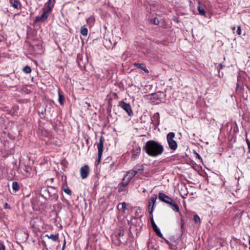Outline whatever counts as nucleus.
<instances>
[{
    "label": "nucleus",
    "instance_id": "a19ab883",
    "mask_svg": "<svg viewBox=\"0 0 250 250\" xmlns=\"http://www.w3.org/2000/svg\"><path fill=\"white\" fill-rule=\"evenodd\" d=\"M93 21H94V18H92V17L89 18L87 20V22H89V21L93 22Z\"/></svg>",
    "mask_w": 250,
    "mask_h": 250
},
{
    "label": "nucleus",
    "instance_id": "7ed1b4c3",
    "mask_svg": "<svg viewBox=\"0 0 250 250\" xmlns=\"http://www.w3.org/2000/svg\"><path fill=\"white\" fill-rule=\"evenodd\" d=\"M175 136V133L172 132L168 133L167 135V140L168 146L172 150H175L178 146L177 142L174 140Z\"/></svg>",
    "mask_w": 250,
    "mask_h": 250
},
{
    "label": "nucleus",
    "instance_id": "5701e85b",
    "mask_svg": "<svg viewBox=\"0 0 250 250\" xmlns=\"http://www.w3.org/2000/svg\"><path fill=\"white\" fill-rule=\"evenodd\" d=\"M152 229L158 236L160 238H164L163 234L161 233L160 229L158 228L157 226L153 227Z\"/></svg>",
    "mask_w": 250,
    "mask_h": 250
},
{
    "label": "nucleus",
    "instance_id": "9b49d317",
    "mask_svg": "<svg viewBox=\"0 0 250 250\" xmlns=\"http://www.w3.org/2000/svg\"><path fill=\"white\" fill-rule=\"evenodd\" d=\"M89 173V167L85 165L82 167L80 169L81 177L82 179H85L87 177Z\"/></svg>",
    "mask_w": 250,
    "mask_h": 250
},
{
    "label": "nucleus",
    "instance_id": "ea45409f",
    "mask_svg": "<svg viewBox=\"0 0 250 250\" xmlns=\"http://www.w3.org/2000/svg\"><path fill=\"white\" fill-rule=\"evenodd\" d=\"M246 141L248 145V148H250V141L248 139H246Z\"/></svg>",
    "mask_w": 250,
    "mask_h": 250
},
{
    "label": "nucleus",
    "instance_id": "39448f33",
    "mask_svg": "<svg viewBox=\"0 0 250 250\" xmlns=\"http://www.w3.org/2000/svg\"><path fill=\"white\" fill-rule=\"evenodd\" d=\"M237 83H236V93L238 94L240 93L244 89V81L245 79L241 77L239 74L237 78Z\"/></svg>",
    "mask_w": 250,
    "mask_h": 250
},
{
    "label": "nucleus",
    "instance_id": "0eeeda50",
    "mask_svg": "<svg viewBox=\"0 0 250 250\" xmlns=\"http://www.w3.org/2000/svg\"><path fill=\"white\" fill-rule=\"evenodd\" d=\"M157 198V196L156 194H153L151 196L149 202H148V212L149 214H152L154 207H155V203Z\"/></svg>",
    "mask_w": 250,
    "mask_h": 250
},
{
    "label": "nucleus",
    "instance_id": "b1692460",
    "mask_svg": "<svg viewBox=\"0 0 250 250\" xmlns=\"http://www.w3.org/2000/svg\"><path fill=\"white\" fill-rule=\"evenodd\" d=\"M58 94H59V99H58L59 102L60 103V104L61 105H63L64 102V96L62 95V94H61L60 90H59Z\"/></svg>",
    "mask_w": 250,
    "mask_h": 250
},
{
    "label": "nucleus",
    "instance_id": "cd10ccee",
    "mask_svg": "<svg viewBox=\"0 0 250 250\" xmlns=\"http://www.w3.org/2000/svg\"><path fill=\"white\" fill-rule=\"evenodd\" d=\"M150 23L154 25H158L159 22L158 18H154L153 19L151 20Z\"/></svg>",
    "mask_w": 250,
    "mask_h": 250
},
{
    "label": "nucleus",
    "instance_id": "f03ea898",
    "mask_svg": "<svg viewBox=\"0 0 250 250\" xmlns=\"http://www.w3.org/2000/svg\"><path fill=\"white\" fill-rule=\"evenodd\" d=\"M158 198L161 201L171 205L172 210L176 212H179L178 205L171 197L163 192H159Z\"/></svg>",
    "mask_w": 250,
    "mask_h": 250
},
{
    "label": "nucleus",
    "instance_id": "423d86ee",
    "mask_svg": "<svg viewBox=\"0 0 250 250\" xmlns=\"http://www.w3.org/2000/svg\"><path fill=\"white\" fill-rule=\"evenodd\" d=\"M32 168L31 167L25 165H21L19 167V171L25 177H28L31 174Z\"/></svg>",
    "mask_w": 250,
    "mask_h": 250
},
{
    "label": "nucleus",
    "instance_id": "7c9ffc66",
    "mask_svg": "<svg viewBox=\"0 0 250 250\" xmlns=\"http://www.w3.org/2000/svg\"><path fill=\"white\" fill-rule=\"evenodd\" d=\"M184 222L183 219L182 218L181 219V231L182 233H183V230H184Z\"/></svg>",
    "mask_w": 250,
    "mask_h": 250
},
{
    "label": "nucleus",
    "instance_id": "ddd939ff",
    "mask_svg": "<svg viewBox=\"0 0 250 250\" xmlns=\"http://www.w3.org/2000/svg\"><path fill=\"white\" fill-rule=\"evenodd\" d=\"M151 122L155 127H157L159 125L160 115L158 112L154 114L151 118Z\"/></svg>",
    "mask_w": 250,
    "mask_h": 250
},
{
    "label": "nucleus",
    "instance_id": "c85d7f7f",
    "mask_svg": "<svg viewBox=\"0 0 250 250\" xmlns=\"http://www.w3.org/2000/svg\"><path fill=\"white\" fill-rule=\"evenodd\" d=\"M63 191L65 193H66L68 195H71V193H72L71 191L70 190V189L68 187H67L66 188H64L63 189Z\"/></svg>",
    "mask_w": 250,
    "mask_h": 250
},
{
    "label": "nucleus",
    "instance_id": "f257e3e1",
    "mask_svg": "<svg viewBox=\"0 0 250 250\" xmlns=\"http://www.w3.org/2000/svg\"><path fill=\"white\" fill-rule=\"evenodd\" d=\"M143 149L149 156L153 157L161 155L164 151V146L154 140L146 142Z\"/></svg>",
    "mask_w": 250,
    "mask_h": 250
},
{
    "label": "nucleus",
    "instance_id": "f704fd0d",
    "mask_svg": "<svg viewBox=\"0 0 250 250\" xmlns=\"http://www.w3.org/2000/svg\"><path fill=\"white\" fill-rule=\"evenodd\" d=\"M236 33L238 35H240L241 34V26H238L236 30Z\"/></svg>",
    "mask_w": 250,
    "mask_h": 250
},
{
    "label": "nucleus",
    "instance_id": "20e7f679",
    "mask_svg": "<svg viewBox=\"0 0 250 250\" xmlns=\"http://www.w3.org/2000/svg\"><path fill=\"white\" fill-rule=\"evenodd\" d=\"M125 232L123 230H121L117 234L114 235L113 238V243L117 246L120 245L121 244H125L126 242L125 239L124 238Z\"/></svg>",
    "mask_w": 250,
    "mask_h": 250
},
{
    "label": "nucleus",
    "instance_id": "de8ad7c7",
    "mask_svg": "<svg viewBox=\"0 0 250 250\" xmlns=\"http://www.w3.org/2000/svg\"><path fill=\"white\" fill-rule=\"evenodd\" d=\"M50 188L51 189H53V190L55 189V188H53V187H50Z\"/></svg>",
    "mask_w": 250,
    "mask_h": 250
},
{
    "label": "nucleus",
    "instance_id": "79ce46f5",
    "mask_svg": "<svg viewBox=\"0 0 250 250\" xmlns=\"http://www.w3.org/2000/svg\"><path fill=\"white\" fill-rule=\"evenodd\" d=\"M65 244H66V242H65V240H64V242H63V246H62V250H64V248H65Z\"/></svg>",
    "mask_w": 250,
    "mask_h": 250
},
{
    "label": "nucleus",
    "instance_id": "3c124183",
    "mask_svg": "<svg viewBox=\"0 0 250 250\" xmlns=\"http://www.w3.org/2000/svg\"><path fill=\"white\" fill-rule=\"evenodd\" d=\"M235 27L234 26V27H232V30H234V29H235Z\"/></svg>",
    "mask_w": 250,
    "mask_h": 250
},
{
    "label": "nucleus",
    "instance_id": "c03bdc74",
    "mask_svg": "<svg viewBox=\"0 0 250 250\" xmlns=\"http://www.w3.org/2000/svg\"><path fill=\"white\" fill-rule=\"evenodd\" d=\"M163 239L165 240V242H166L167 244L170 245V242H169L167 240V239H165L164 238Z\"/></svg>",
    "mask_w": 250,
    "mask_h": 250
},
{
    "label": "nucleus",
    "instance_id": "1a4fd4ad",
    "mask_svg": "<svg viewBox=\"0 0 250 250\" xmlns=\"http://www.w3.org/2000/svg\"><path fill=\"white\" fill-rule=\"evenodd\" d=\"M104 138L103 136H101L99 139V142L97 144L98 148V161L99 162L101 160L103 152V146L104 143Z\"/></svg>",
    "mask_w": 250,
    "mask_h": 250
},
{
    "label": "nucleus",
    "instance_id": "393cba45",
    "mask_svg": "<svg viewBox=\"0 0 250 250\" xmlns=\"http://www.w3.org/2000/svg\"><path fill=\"white\" fill-rule=\"evenodd\" d=\"M12 189L15 192L18 191L20 189L19 185L18 183L16 181H14L12 183Z\"/></svg>",
    "mask_w": 250,
    "mask_h": 250
},
{
    "label": "nucleus",
    "instance_id": "8fccbe9b",
    "mask_svg": "<svg viewBox=\"0 0 250 250\" xmlns=\"http://www.w3.org/2000/svg\"><path fill=\"white\" fill-rule=\"evenodd\" d=\"M248 149H249L248 152H249V153H250V148H248Z\"/></svg>",
    "mask_w": 250,
    "mask_h": 250
},
{
    "label": "nucleus",
    "instance_id": "f8f14e48",
    "mask_svg": "<svg viewBox=\"0 0 250 250\" xmlns=\"http://www.w3.org/2000/svg\"><path fill=\"white\" fill-rule=\"evenodd\" d=\"M41 195L45 199H48L51 197H53L52 194H50V190L46 188H42L40 191Z\"/></svg>",
    "mask_w": 250,
    "mask_h": 250
},
{
    "label": "nucleus",
    "instance_id": "2eb2a0df",
    "mask_svg": "<svg viewBox=\"0 0 250 250\" xmlns=\"http://www.w3.org/2000/svg\"><path fill=\"white\" fill-rule=\"evenodd\" d=\"M129 181L128 180L125 181V178L123 179V182L120 183L118 186V191L119 192L123 191L124 190V188L128 184Z\"/></svg>",
    "mask_w": 250,
    "mask_h": 250
},
{
    "label": "nucleus",
    "instance_id": "4c0bfd02",
    "mask_svg": "<svg viewBox=\"0 0 250 250\" xmlns=\"http://www.w3.org/2000/svg\"><path fill=\"white\" fill-rule=\"evenodd\" d=\"M50 194H52L53 195V197H54L56 200L58 199V195H57L56 194H55V193H52L51 191H50Z\"/></svg>",
    "mask_w": 250,
    "mask_h": 250
},
{
    "label": "nucleus",
    "instance_id": "6e6552de",
    "mask_svg": "<svg viewBox=\"0 0 250 250\" xmlns=\"http://www.w3.org/2000/svg\"><path fill=\"white\" fill-rule=\"evenodd\" d=\"M119 106L125 111L128 116H131L133 115L131 107L129 104L126 103L124 101H121L119 103Z\"/></svg>",
    "mask_w": 250,
    "mask_h": 250
},
{
    "label": "nucleus",
    "instance_id": "58836bf2",
    "mask_svg": "<svg viewBox=\"0 0 250 250\" xmlns=\"http://www.w3.org/2000/svg\"><path fill=\"white\" fill-rule=\"evenodd\" d=\"M5 246L3 244L0 243V250H5Z\"/></svg>",
    "mask_w": 250,
    "mask_h": 250
},
{
    "label": "nucleus",
    "instance_id": "e433bc0d",
    "mask_svg": "<svg viewBox=\"0 0 250 250\" xmlns=\"http://www.w3.org/2000/svg\"><path fill=\"white\" fill-rule=\"evenodd\" d=\"M122 207L121 209H123V210H125L126 208V203L125 202H123L121 204Z\"/></svg>",
    "mask_w": 250,
    "mask_h": 250
},
{
    "label": "nucleus",
    "instance_id": "37998d69",
    "mask_svg": "<svg viewBox=\"0 0 250 250\" xmlns=\"http://www.w3.org/2000/svg\"><path fill=\"white\" fill-rule=\"evenodd\" d=\"M85 104L87 105V108H89V107H90L91 105H90V103H88L87 102H85Z\"/></svg>",
    "mask_w": 250,
    "mask_h": 250
},
{
    "label": "nucleus",
    "instance_id": "09e8293b",
    "mask_svg": "<svg viewBox=\"0 0 250 250\" xmlns=\"http://www.w3.org/2000/svg\"><path fill=\"white\" fill-rule=\"evenodd\" d=\"M120 205V204H119V205H118V206H117V208H118V209H119V208H119Z\"/></svg>",
    "mask_w": 250,
    "mask_h": 250
},
{
    "label": "nucleus",
    "instance_id": "412c9836",
    "mask_svg": "<svg viewBox=\"0 0 250 250\" xmlns=\"http://www.w3.org/2000/svg\"><path fill=\"white\" fill-rule=\"evenodd\" d=\"M45 237H47L48 239L52 240L53 241L56 242L59 241V234H50L49 235L48 234H46Z\"/></svg>",
    "mask_w": 250,
    "mask_h": 250
},
{
    "label": "nucleus",
    "instance_id": "49530a36",
    "mask_svg": "<svg viewBox=\"0 0 250 250\" xmlns=\"http://www.w3.org/2000/svg\"><path fill=\"white\" fill-rule=\"evenodd\" d=\"M249 243L250 245L249 249L250 250V236H249Z\"/></svg>",
    "mask_w": 250,
    "mask_h": 250
},
{
    "label": "nucleus",
    "instance_id": "a18cd8bd",
    "mask_svg": "<svg viewBox=\"0 0 250 250\" xmlns=\"http://www.w3.org/2000/svg\"><path fill=\"white\" fill-rule=\"evenodd\" d=\"M219 70H220V69H222L224 66L222 64H219Z\"/></svg>",
    "mask_w": 250,
    "mask_h": 250
},
{
    "label": "nucleus",
    "instance_id": "bb28decb",
    "mask_svg": "<svg viewBox=\"0 0 250 250\" xmlns=\"http://www.w3.org/2000/svg\"><path fill=\"white\" fill-rule=\"evenodd\" d=\"M22 71L26 74H29L31 72V68L30 66L27 65L23 68Z\"/></svg>",
    "mask_w": 250,
    "mask_h": 250
},
{
    "label": "nucleus",
    "instance_id": "a878e982",
    "mask_svg": "<svg viewBox=\"0 0 250 250\" xmlns=\"http://www.w3.org/2000/svg\"><path fill=\"white\" fill-rule=\"evenodd\" d=\"M87 33H88L87 29L84 26H82L81 29V34L83 35V36H86L87 35Z\"/></svg>",
    "mask_w": 250,
    "mask_h": 250
},
{
    "label": "nucleus",
    "instance_id": "603ef678",
    "mask_svg": "<svg viewBox=\"0 0 250 250\" xmlns=\"http://www.w3.org/2000/svg\"><path fill=\"white\" fill-rule=\"evenodd\" d=\"M197 155H198V158H201V157L200 156V155H199L198 154H197Z\"/></svg>",
    "mask_w": 250,
    "mask_h": 250
},
{
    "label": "nucleus",
    "instance_id": "72a5a7b5",
    "mask_svg": "<svg viewBox=\"0 0 250 250\" xmlns=\"http://www.w3.org/2000/svg\"><path fill=\"white\" fill-rule=\"evenodd\" d=\"M152 96L153 99H156L158 101L156 102V104H158L161 101L157 94L152 95Z\"/></svg>",
    "mask_w": 250,
    "mask_h": 250
},
{
    "label": "nucleus",
    "instance_id": "2f4dec72",
    "mask_svg": "<svg viewBox=\"0 0 250 250\" xmlns=\"http://www.w3.org/2000/svg\"><path fill=\"white\" fill-rule=\"evenodd\" d=\"M42 244L44 249H45L46 250H48V249L47 247V245L46 244V242L44 240L42 241Z\"/></svg>",
    "mask_w": 250,
    "mask_h": 250
},
{
    "label": "nucleus",
    "instance_id": "aec40b11",
    "mask_svg": "<svg viewBox=\"0 0 250 250\" xmlns=\"http://www.w3.org/2000/svg\"><path fill=\"white\" fill-rule=\"evenodd\" d=\"M55 2V0H48V1L45 3V5H46L47 7V10L51 12L54 6Z\"/></svg>",
    "mask_w": 250,
    "mask_h": 250
},
{
    "label": "nucleus",
    "instance_id": "4be33fe9",
    "mask_svg": "<svg viewBox=\"0 0 250 250\" xmlns=\"http://www.w3.org/2000/svg\"><path fill=\"white\" fill-rule=\"evenodd\" d=\"M198 11L200 15L202 16H205L206 14V12L204 9V6L201 5L200 3H199L198 7Z\"/></svg>",
    "mask_w": 250,
    "mask_h": 250
},
{
    "label": "nucleus",
    "instance_id": "dca6fc26",
    "mask_svg": "<svg viewBox=\"0 0 250 250\" xmlns=\"http://www.w3.org/2000/svg\"><path fill=\"white\" fill-rule=\"evenodd\" d=\"M10 4L16 9H21V5L19 0H9Z\"/></svg>",
    "mask_w": 250,
    "mask_h": 250
},
{
    "label": "nucleus",
    "instance_id": "a211bd4d",
    "mask_svg": "<svg viewBox=\"0 0 250 250\" xmlns=\"http://www.w3.org/2000/svg\"><path fill=\"white\" fill-rule=\"evenodd\" d=\"M136 174H137L134 170L133 169L130 170L127 174L125 176V179L127 178L130 181Z\"/></svg>",
    "mask_w": 250,
    "mask_h": 250
},
{
    "label": "nucleus",
    "instance_id": "c9c22d12",
    "mask_svg": "<svg viewBox=\"0 0 250 250\" xmlns=\"http://www.w3.org/2000/svg\"><path fill=\"white\" fill-rule=\"evenodd\" d=\"M3 208H8V209H10L11 208V207H10V205L8 203H5L4 204Z\"/></svg>",
    "mask_w": 250,
    "mask_h": 250
},
{
    "label": "nucleus",
    "instance_id": "473e14b6",
    "mask_svg": "<svg viewBox=\"0 0 250 250\" xmlns=\"http://www.w3.org/2000/svg\"><path fill=\"white\" fill-rule=\"evenodd\" d=\"M150 219H151V223L152 228H153V227H154L157 226L156 224H155V223L154 221L152 215V217H151Z\"/></svg>",
    "mask_w": 250,
    "mask_h": 250
},
{
    "label": "nucleus",
    "instance_id": "f3484780",
    "mask_svg": "<svg viewBox=\"0 0 250 250\" xmlns=\"http://www.w3.org/2000/svg\"><path fill=\"white\" fill-rule=\"evenodd\" d=\"M134 66H135L137 68H139L143 71H144L146 73H148L149 71L147 69L146 67V65L145 64L143 63H137L135 62L134 63Z\"/></svg>",
    "mask_w": 250,
    "mask_h": 250
},
{
    "label": "nucleus",
    "instance_id": "6ab92c4d",
    "mask_svg": "<svg viewBox=\"0 0 250 250\" xmlns=\"http://www.w3.org/2000/svg\"><path fill=\"white\" fill-rule=\"evenodd\" d=\"M133 169L137 174L142 173L144 171V166L143 165H137L134 167Z\"/></svg>",
    "mask_w": 250,
    "mask_h": 250
},
{
    "label": "nucleus",
    "instance_id": "4468645a",
    "mask_svg": "<svg viewBox=\"0 0 250 250\" xmlns=\"http://www.w3.org/2000/svg\"><path fill=\"white\" fill-rule=\"evenodd\" d=\"M141 152V148L138 146H134L133 149L132 150V158L133 159H136V158L139 156Z\"/></svg>",
    "mask_w": 250,
    "mask_h": 250
},
{
    "label": "nucleus",
    "instance_id": "9d476101",
    "mask_svg": "<svg viewBox=\"0 0 250 250\" xmlns=\"http://www.w3.org/2000/svg\"><path fill=\"white\" fill-rule=\"evenodd\" d=\"M49 12H50V11H48V10L43 11L42 14L40 16H37L35 18V22H43L46 21L49 16Z\"/></svg>",
    "mask_w": 250,
    "mask_h": 250
},
{
    "label": "nucleus",
    "instance_id": "c756f323",
    "mask_svg": "<svg viewBox=\"0 0 250 250\" xmlns=\"http://www.w3.org/2000/svg\"><path fill=\"white\" fill-rule=\"evenodd\" d=\"M193 218H194V220L195 222L197 223V222H200V217H199V216L198 215H197V214L194 215L193 216Z\"/></svg>",
    "mask_w": 250,
    "mask_h": 250
}]
</instances>
